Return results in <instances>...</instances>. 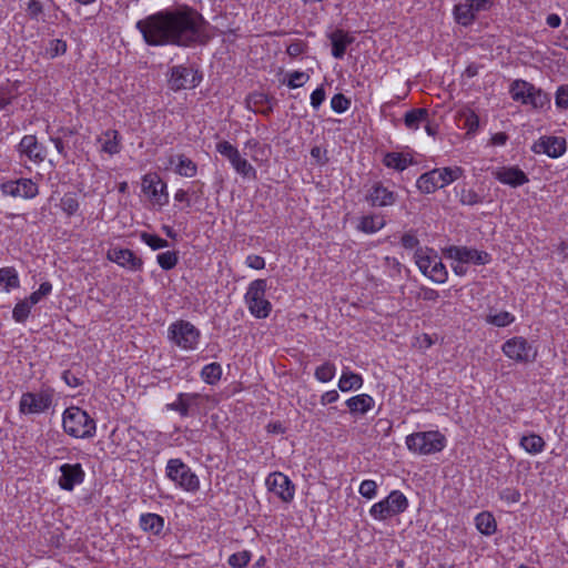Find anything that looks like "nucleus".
<instances>
[{
    "label": "nucleus",
    "instance_id": "1",
    "mask_svg": "<svg viewBox=\"0 0 568 568\" xmlns=\"http://www.w3.org/2000/svg\"><path fill=\"white\" fill-rule=\"evenodd\" d=\"M204 20L193 9L163 10L136 22L144 42L152 47H190L200 42Z\"/></svg>",
    "mask_w": 568,
    "mask_h": 568
},
{
    "label": "nucleus",
    "instance_id": "2",
    "mask_svg": "<svg viewBox=\"0 0 568 568\" xmlns=\"http://www.w3.org/2000/svg\"><path fill=\"white\" fill-rule=\"evenodd\" d=\"M64 432L74 438H91L95 434V422L79 407H69L63 413Z\"/></svg>",
    "mask_w": 568,
    "mask_h": 568
},
{
    "label": "nucleus",
    "instance_id": "3",
    "mask_svg": "<svg viewBox=\"0 0 568 568\" xmlns=\"http://www.w3.org/2000/svg\"><path fill=\"white\" fill-rule=\"evenodd\" d=\"M464 170L460 166L434 169L422 174L416 185L423 193L429 194L462 178Z\"/></svg>",
    "mask_w": 568,
    "mask_h": 568
},
{
    "label": "nucleus",
    "instance_id": "4",
    "mask_svg": "<svg viewBox=\"0 0 568 568\" xmlns=\"http://www.w3.org/2000/svg\"><path fill=\"white\" fill-rule=\"evenodd\" d=\"M509 92L514 101L531 105L534 109L550 106L549 94L525 80H515L510 85Z\"/></svg>",
    "mask_w": 568,
    "mask_h": 568
},
{
    "label": "nucleus",
    "instance_id": "5",
    "mask_svg": "<svg viewBox=\"0 0 568 568\" xmlns=\"http://www.w3.org/2000/svg\"><path fill=\"white\" fill-rule=\"evenodd\" d=\"M407 448L419 455L442 452L446 446V437L438 430L418 432L406 437Z\"/></svg>",
    "mask_w": 568,
    "mask_h": 568
},
{
    "label": "nucleus",
    "instance_id": "6",
    "mask_svg": "<svg viewBox=\"0 0 568 568\" xmlns=\"http://www.w3.org/2000/svg\"><path fill=\"white\" fill-rule=\"evenodd\" d=\"M453 16L455 21L468 27L475 22L481 12L488 11L493 0H454Z\"/></svg>",
    "mask_w": 568,
    "mask_h": 568
},
{
    "label": "nucleus",
    "instance_id": "7",
    "mask_svg": "<svg viewBox=\"0 0 568 568\" xmlns=\"http://www.w3.org/2000/svg\"><path fill=\"white\" fill-rule=\"evenodd\" d=\"M165 473L168 478L186 491H196L200 488L199 477L180 458L169 459Z\"/></svg>",
    "mask_w": 568,
    "mask_h": 568
},
{
    "label": "nucleus",
    "instance_id": "8",
    "mask_svg": "<svg viewBox=\"0 0 568 568\" xmlns=\"http://www.w3.org/2000/svg\"><path fill=\"white\" fill-rule=\"evenodd\" d=\"M408 507L406 496L399 490H393L385 499L374 504L369 510L372 517L385 520L404 513Z\"/></svg>",
    "mask_w": 568,
    "mask_h": 568
},
{
    "label": "nucleus",
    "instance_id": "9",
    "mask_svg": "<svg viewBox=\"0 0 568 568\" xmlns=\"http://www.w3.org/2000/svg\"><path fill=\"white\" fill-rule=\"evenodd\" d=\"M169 338L179 347L194 349L200 339V331L187 321H176L169 327Z\"/></svg>",
    "mask_w": 568,
    "mask_h": 568
},
{
    "label": "nucleus",
    "instance_id": "10",
    "mask_svg": "<svg viewBox=\"0 0 568 568\" xmlns=\"http://www.w3.org/2000/svg\"><path fill=\"white\" fill-rule=\"evenodd\" d=\"M501 351L508 358L517 363H532L537 357V349L521 336L507 339L503 344Z\"/></svg>",
    "mask_w": 568,
    "mask_h": 568
},
{
    "label": "nucleus",
    "instance_id": "11",
    "mask_svg": "<svg viewBox=\"0 0 568 568\" xmlns=\"http://www.w3.org/2000/svg\"><path fill=\"white\" fill-rule=\"evenodd\" d=\"M216 151L230 161L235 172L242 178L256 179L257 172L255 168L246 159L242 158L239 150L229 141L219 142Z\"/></svg>",
    "mask_w": 568,
    "mask_h": 568
},
{
    "label": "nucleus",
    "instance_id": "12",
    "mask_svg": "<svg viewBox=\"0 0 568 568\" xmlns=\"http://www.w3.org/2000/svg\"><path fill=\"white\" fill-rule=\"evenodd\" d=\"M443 253L447 258L465 264L485 265L490 262V255L487 252L467 246L452 245L444 248Z\"/></svg>",
    "mask_w": 568,
    "mask_h": 568
},
{
    "label": "nucleus",
    "instance_id": "13",
    "mask_svg": "<svg viewBox=\"0 0 568 568\" xmlns=\"http://www.w3.org/2000/svg\"><path fill=\"white\" fill-rule=\"evenodd\" d=\"M52 404V393L42 390L40 393H24L21 396L19 408L23 414H39L47 410Z\"/></svg>",
    "mask_w": 568,
    "mask_h": 568
},
{
    "label": "nucleus",
    "instance_id": "14",
    "mask_svg": "<svg viewBox=\"0 0 568 568\" xmlns=\"http://www.w3.org/2000/svg\"><path fill=\"white\" fill-rule=\"evenodd\" d=\"M165 190L166 184L159 174L148 173L142 178V191L160 205H165L169 202V195Z\"/></svg>",
    "mask_w": 568,
    "mask_h": 568
},
{
    "label": "nucleus",
    "instance_id": "15",
    "mask_svg": "<svg viewBox=\"0 0 568 568\" xmlns=\"http://www.w3.org/2000/svg\"><path fill=\"white\" fill-rule=\"evenodd\" d=\"M201 81V75L192 68L183 65L173 67L171 70L170 85L173 90L194 88Z\"/></svg>",
    "mask_w": 568,
    "mask_h": 568
},
{
    "label": "nucleus",
    "instance_id": "16",
    "mask_svg": "<svg viewBox=\"0 0 568 568\" xmlns=\"http://www.w3.org/2000/svg\"><path fill=\"white\" fill-rule=\"evenodd\" d=\"M566 140L560 136H541L531 146L536 154H547L556 159L566 152Z\"/></svg>",
    "mask_w": 568,
    "mask_h": 568
},
{
    "label": "nucleus",
    "instance_id": "17",
    "mask_svg": "<svg viewBox=\"0 0 568 568\" xmlns=\"http://www.w3.org/2000/svg\"><path fill=\"white\" fill-rule=\"evenodd\" d=\"M268 489L278 496L283 501L288 503L294 498V485L287 476L282 473H273L266 478Z\"/></svg>",
    "mask_w": 568,
    "mask_h": 568
},
{
    "label": "nucleus",
    "instance_id": "18",
    "mask_svg": "<svg viewBox=\"0 0 568 568\" xmlns=\"http://www.w3.org/2000/svg\"><path fill=\"white\" fill-rule=\"evenodd\" d=\"M109 261L116 263L119 266L136 272L142 270L143 261L129 248L114 247L108 251Z\"/></svg>",
    "mask_w": 568,
    "mask_h": 568
},
{
    "label": "nucleus",
    "instance_id": "19",
    "mask_svg": "<svg viewBox=\"0 0 568 568\" xmlns=\"http://www.w3.org/2000/svg\"><path fill=\"white\" fill-rule=\"evenodd\" d=\"M202 402V396L196 393H180L176 400L166 404L168 410L178 412L182 417H186L195 413Z\"/></svg>",
    "mask_w": 568,
    "mask_h": 568
},
{
    "label": "nucleus",
    "instance_id": "20",
    "mask_svg": "<svg viewBox=\"0 0 568 568\" xmlns=\"http://www.w3.org/2000/svg\"><path fill=\"white\" fill-rule=\"evenodd\" d=\"M61 476L58 484L61 489L71 491L84 479V471L80 464H63L60 466Z\"/></svg>",
    "mask_w": 568,
    "mask_h": 568
},
{
    "label": "nucleus",
    "instance_id": "21",
    "mask_svg": "<svg viewBox=\"0 0 568 568\" xmlns=\"http://www.w3.org/2000/svg\"><path fill=\"white\" fill-rule=\"evenodd\" d=\"M496 180L511 187H518L528 183L526 173L518 166H501L493 172Z\"/></svg>",
    "mask_w": 568,
    "mask_h": 568
},
{
    "label": "nucleus",
    "instance_id": "22",
    "mask_svg": "<svg viewBox=\"0 0 568 568\" xmlns=\"http://www.w3.org/2000/svg\"><path fill=\"white\" fill-rule=\"evenodd\" d=\"M19 152L34 163H41L47 156L45 148L36 135H24L19 143Z\"/></svg>",
    "mask_w": 568,
    "mask_h": 568
},
{
    "label": "nucleus",
    "instance_id": "23",
    "mask_svg": "<svg viewBox=\"0 0 568 568\" xmlns=\"http://www.w3.org/2000/svg\"><path fill=\"white\" fill-rule=\"evenodd\" d=\"M332 44V55L335 59H342L347 47L353 43L354 38L342 29H336L328 34Z\"/></svg>",
    "mask_w": 568,
    "mask_h": 568
},
{
    "label": "nucleus",
    "instance_id": "24",
    "mask_svg": "<svg viewBox=\"0 0 568 568\" xmlns=\"http://www.w3.org/2000/svg\"><path fill=\"white\" fill-rule=\"evenodd\" d=\"M367 200L374 206H388L396 202V194L382 184H376L373 186Z\"/></svg>",
    "mask_w": 568,
    "mask_h": 568
},
{
    "label": "nucleus",
    "instance_id": "25",
    "mask_svg": "<svg viewBox=\"0 0 568 568\" xmlns=\"http://www.w3.org/2000/svg\"><path fill=\"white\" fill-rule=\"evenodd\" d=\"M247 108L255 113H262L264 115L270 114L273 111L271 98L263 92H254L247 97Z\"/></svg>",
    "mask_w": 568,
    "mask_h": 568
},
{
    "label": "nucleus",
    "instance_id": "26",
    "mask_svg": "<svg viewBox=\"0 0 568 568\" xmlns=\"http://www.w3.org/2000/svg\"><path fill=\"white\" fill-rule=\"evenodd\" d=\"M170 163H175V173L184 178H194L197 174V165L184 154L170 158Z\"/></svg>",
    "mask_w": 568,
    "mask_h": 568
},
{
    "label": "nucleus",
    "instance_id": "27",
    "mask_svg": "<svg viewBox=\"0 0 568 568\" xmlns=\"http://www.w3.org/2000/svg\"><path fill=\"white\" fill-rule=\"evenodd\" d=\"M375 402L368 394L353 396L346 400V405L352 414L364 415L371 410Z\"/></svg>",
    "mask_w": 568,
    "mask_h": 568
},
{
    "label": "nucleus",
    "instance_id": "28",
    "mask_svg": "<svg viewBox=\"0 0 568 568\" xmlns=\"http://www.w3.org/2000/svg\"><path fill=\"white\" fill-rule=\"evenodd\" d=\"M140 527L146 532L160 535L164 527V519L158 514H142L140 517Z\"/></svg>",
    "mask_w": 568,
    "mask_h": 568
},
{
    "label": "nucleus",
    "instance_id": "29",
    "mask_svg": "<svg viewBox=\"0 0 568 568\" xmlns=\"http://www.w3.org/2000/svg\"><path fill=\"white\" fill-rule=\"evenodd\" d=\"M103 152L113 155L120 152V134L115 130H108L98 140Z\"/></svg>",
    "mask_w": 568,
    "mask_h": 568
},
{
    "label": "nucleus",
    "instance_id": "30",
    "mask_svg": "<svg viewBox=\"0 0 568 568\" xmlns=\"http://www.w3.org/2000/svg\"><path fill=\"white\" fill-rule=\"evenodd\" d=\"M18 273L13 267L0 268V292L9 293L12 288L19 287Z\"/></svg>",
    "mask_w": 568,
    "mask_h": 568
},
{
    "label": "nucleus",
    "instance_id": "31",
    "mask_svg": "<svg viewBox=\"0 0 568 568\" xmlns=\"http://www.w3.org/2000/svg\"><path fill=\"white\" fill-rule=\"evenodd\" d=\"M476 528L486 536H490L496 532L497 523L493 514L488 511L479 513L475 517Z\"/></svg>",
    "mask_w": 568,
    "mask_h": 568
},
{
    "label": "nucleus",
    "instance_id": "32",
    "mask_svg": "<svg viewBox=\"0 0 568 568\" xmlns=\"http://www.w3.org/2000/svg\"><path fill=\"white\" fill-rule=\"evenodd\" d=\"M363 386V378L359 374L353 373L348 369L343 371L338 381V388L342 392H349L352 389H359Z\"/></svg>",
    "mask_w": 568,
    "mask_h": 568
},
{
    "label": "nucleus",
    "instance_id": "33",
    "mask_svg": "<svg viewBox=\"0 0 568 568\" xmlns=\"http://www.w3.org/2000/svg\"><path fill=\"white\" fill-rule=\"evenodd\" d=\"M385 226V220L379 215H365L361 219L357 229L364 233H375Z\"/></svg>",
    "mask_w": 568,
    "mask_h": 568
},
{
    "label": "nucleus",
    "instance_id": "34",
    "mask_svg": "<svg viewBox=\"0 0 568 568\" xmlns=\"http://www.w3.org/2000/svg\"><path fill=\"white\" fill-rule=\"evenodd\" d=\"M520 446L529 454L536 455L544 450L545 440L537 434H530L523 436L520 439Z\"/></svg>",
    "mask_w": 568,
    "mask_h": 568
},
{
    "label": "nucleus",
    "instance_id": "35",
    "mask_svg": "<svg viewBox=\"0 0 568 568\" xmlns=\"http://www.w3.org/2000/svg\"><path fill=\"white\" fill-rule=\"evenodd\" d=\"M438 255L428 248H417L415 252V262L418 266L419 271L427 275V271L430 268L433 262V257H437Z\"/></svg>",
    "mask_w": 568,
    "mask_h": 568
},
{
    "label": "nucleus",
    "instance_id": "36",
    "mask_svg": "<svg viewBox=\"0 0 568 568\" xmlns=\"http://www.w3.org/2000/svg\"><path fill=\"white\" fill-rule=\"evenodd\" d=\"M433 264L430 268L427 271V277H429L435 283H445L448 277V272L446 266L443 264L442 260L437 257H433Z\"/></svg>",
    "mask_w": 568,
    "mask_h": 568
},
{
    "label": "nucleus",
    "instance_id": "37",
    "mask_svg": "<svg viewBox=\"0 0 568 568\" xmlns=\"http://www.w3.org/2000/svg\"><path fill=\"white\" fill-rule=\"evenodd\" d=\"M412 161L403 153L389 152L384 156L383 163L396 171H404Z\"/></svg>",
    "mask_w": 568,
    "mask_h": 568
},
{
    "label": "nucleus",
    "instance_id": "38",
    "mask_svg": "<svg viewBox=\"0 0 568 568\" xmlns=\"http://www.w3.org/2000/svg\"><path fill=\"white\" fill-rule=\"evenodd\" d=\"M266 287H267L266 280L258 278V280L253 281L250 284L247 292L245 294V302L246 303L254 302V304H255L257 300H261L264 297Z\"/></svg>",
    "mask_w": 568,
    "mask_h": 568
},
{
    "label": "nucleus",
    "instance_id": "39",
    "mask_svg": "<svg viewBox=\"0 0 568 568\" xmlns=\"http://www.w3.org/2000/svg\"><path fill=\"white\" fill-rule=\"evenodd\" d=\"M427 116L426 109H413L405 114L404 122L409 130H417L420 123L427 120Z\"/></svg>",
    "mask_w": 568,
    "mask_h": 568
},
{
    "label": "nucleus",
    "instance_id": "40",
    "mask_svg": "<svg viewBox=\"0 0 568 568\" xmlns=\"http://www.w3.org/2000/svg\"><path fill=\"white\" fill-rule=\"evenodd\" d=\"M222 377V367L219 363L205 365L201 371V378L209 385L216 384Z\"/></svg>",
    "mask_w": 568,
    "mask_h": 568
},
{
    "label": "nucleus",
    "instance_id": "41",
    "mask_svg": "<svg viewBox=\"0 0 568 568\" xmlns=\"http://www.w3.org/2000/svg\"><path fill=\"white\" fill-rule=\"evenodd\" d=\"M246 304L248 306L251 314L254 315L256 318H265L268 316L271 312V303L264 297L257 300L255 304L254 302H248Z\"/></svg>",
    "mask_w": 568,
    "mask_h": 568
},
{
    "label": "nucleus",
    "instance_id": "42",
    "mask_svg": "<svg viewBox=\"0 0 568 568\" xmlns=\"http://www.w3.org/2000/svg\"><path fill=\"white\" fill-rule=\"evenodd\" d=\"M336 367L331 362H325L315 369L314 376L321 383H327L335 376Z\"/></svg>",
    "mask_w": 568,
    "mask_h": 568
},
{
    "label": "nucleus",
    "instance_id": "43",
    "mask_svg": "<svg viewBox=\"0 0 568 568\" xmlns=\"http://www.w3.org/2000/svg\"><path fill=\"white\" fill-rule=\"evenodd\" d=\"M515 321V316L509 312L503 311L497 314H489L486 316V322L497 327H505Z\"/></svg>",
    "mask_w": 568,
    "mask_h": 568
},
{
    "label": "nucleus",
    "instance_id": "44",
    "mask_svg": "<svg viewBox=\"0 0 568 568\" xmlns=\"http://www.w3.org/2000/svg\"><path fill=\"white\" fill-rule=\"evenodd\" d=\"M156 261L163 270L169 271L176 266L179 262V255L178 252L166 251L158 254Z\"/></svg>",
    "mask_w": 568,
    "mask_h": 568
},
{
    "label": "nucleus",
    "instance_id": "45",
    "mask_svg": "<svg viewBox=\"0 0 568 568\" xmlns=\"http://www.w3.org/2000/svg\"><path fill=\"white\" fill-rule=\"evenodd\" d=\"M21 197L32 199L38 194V185L30 179L17 180Z\"/></svg>",
    "mask_w": 568,
    "mask_h": 568
},
{
    "label": "nucleus",
    "instance_id": "46",
    "mask_svg": "<svg viewBox=\"0 0 568 568\" xmlns=\"http://www.w3.org/2000/svg\"><path fill=\"white\" fill-rule=\"evenodd\" d=\"M460 118L464 119V126L467 129V134H470V133H474L477 131L478 126H479V118L478 115L471 111V110H466V111H462L459 113Z\"/></svg>",
    "mask_w": 568,
    "mask_h": 568
},
{
    "label": "nucleus",
    "instance_id": "47",
    "mask_svg": "<svg viewBox=\"0 0 568 568\" xmlns=\"http://www.w3.org/2000/svg\"><path fill=\"white\" fill-rule=\"evenodd\" d=\"M60 206L67 215L71 216L79 210V202L74 194L67 193L62 196Z\"/></svg>",
    "mask_w": 568,
    "mask_h": 568
},
{
    "label": "nucleus",
    "instance_id": "48",
    "mask_svg": "<svg viewBox=\"0 0 568 568\" xmlns=\"http://www.w3.org/2000/svg\"><path fill=\"white\" fill-rule=\"evenodd\" d=\"M31 307L32 306L28 304L27 300L18 302L12 311L13 320L18 323L26 322L31 312Z\"/></svg>",
    "mask_w": 568,
    "mask_h": 568
},
{
    "label": "nucleus",
    "instance_id": "49",
    "mask_svg": "<svg viewBox=\"0 0 568 568\" xmlns=\"http://www.w3.org/2000/svg\"><path fill=\"white\" fill-rule=\"evenodd\" d=\"M481 196L473 189L463 187L459 192V202L463 205L473 206L478 203H481Z\"/></svg>",
    "mask_w": 568,
    "mask_h": 568
},
{
    "label": "nucleus",
    "instance_id": "50",
    "mask_svg": "<svg viewBox=\"0 0 568 568\" xmlns=\"http://www.w3.org/2000/svg\"><path fill=\"white\" fill-rule=\"evenodd\" d=\"M251 560V552L243 550L230 556L227 562L233 568H244Z\"/></svg>",
    "mask_w": 568,
    "mask_h": 568
},
{
    "label": "nucleus",
    "instance_id": "51",
    "mask_svg": "<svg viewBox=\"0 0 568 568\" xmlns=\"http://www.w3.org/2000/svg\"><path fill=\"white\" fill-rule=\"evenodd\" d=\"M141 240L154 251L169 246V243L166 240H164L155 234L142 233Z\"/></svg>",
    "mask_w": 568,
    "mask_h": 568
},
{
    "label": "nucleus",
    "instance_id": "52",
    "mask_svg": "<svg viewBox=\"0 0 568 568\" xmlns=\"http://www.w3.org/2000/svg\"><path fill=\"white\" fill-rule=\"evenodd\" d=\"M351 106V100L347 99L343 93H336L331 99V108L336 113H343Z\"/></svg>",
    "mask_w": 568,
    "mask_h": 568
},
{
    "label": "nucleus",
    "instance_id": "53",
    "mask_svg": "<svg viewBox=\"0 0 568 568\" xmlns=\"http://www.w3.org/2000/svg\"><path fill=\"white\" fill-rule=\"evenodd\" d=\"M384 262H385V267L387 268V273H388L389 277H392V278L400 277L404 266L400 264V262L397 258L386 256L384 258Z\"/></svg>",
    "mask_w": 568,
    "mask_h": 568
},
{
    "label": "nucleus",
    "instance_id": "54",
    "mask_svg": "<svg viewBox=\"0 0 568 568\" xmlns=\"http://www.w3.org/2000/svg\"><path fill=\"white\" fill-rule=\"evenodd\" d=\"M310 79V75L302 71H294L288 74V80L286 82L287 87L291 89H297L304 83H306Z\"/></svg>",
    "mask_w": 568,
    "mask_h": 568
},
{
    "label": "nucleus",
    "instance_id": "55",
    "mask_svg": "<svg viewBox=\"0 0 568 568\" xmlns=\"http://www.w3.org/2000/svg\"><path fill=\"white\" fill-rule=\"evenodd\" d=\"M377 484L374 480L366 479L359 485V494L367 499H372L376 496Z\"/></svg>",
    "mask_w": 568,
    "mask_h": 568
},
{
    "label": "nucleus",
    "instance_id": "56",
    "mask_svg": "<svg viewBox=\"0 0 568 568\" xmlns=\"http://www.w3.org/2000/svg\"><path fill=\"white\" fill-rule=\"evenodd\" d=\"M67 51V42L61 39H54L50 41L48 52L51 58L64 54Z\"/></svg>",
    "mask_w": 568,
    "mask_h": 568
},
{
    "label": "nucleus",
    "instance_id": "57",
    "mask_svg": "<svg viewBox=\"0 0 568 568\" xmlns=\"http://www.w3.org/2000/svg\"><path fill=\"white\" fill-rule=\"evenodd\" d=\"M556 105L559 109H568V85H560L555 97Z\"/></svg>",
    "mask_w": 568,
    "mask_h": 568
},
{
    "label": "nucleus",
    "instance_id": "58",
    "mask_svg": "<svg viewBox=\"0 0 568 568\" xmlns=\"http://www.w3.org/2000/svg\"><path fill=\"white\" fill-rule=\"evenodd\" d=\"M400 243L407 250L419 248V240L413 231L404 233L400 237Z\"/></svg>",
    "mask_w": 568,
    "mask_h": 568
},
{
    "label": "nucleus",
    "instance_id": "59",
    "mask_svg": "<svg viewBox=\"0 0 568 568\" xmlns=\"http://www.w3.org/2000/svg\"><path fill=\"white\" fill-rule=\"evenodd\" d=\"M325 90L323 87L315 89L311 94V105L317 110L325 100Z\"/></svg>",
    "mask_w": 568,
    "mask_h": 568
},
{
    "label": "nucleus",
    "instance_id": "60",
    "mask_svg": "<svg viewBox=\"0 0 568 568\" xmlns=\"http://www.w3.org/2000/svg\"><path fill=\"white\" fill-rule=\"evenodd\" d=\"M27 12L31 19L38 20L39 16L43 12V7L38 0H30L27 7Z\"/></svg>",
    "mask_w": 568,
    "mask_h": 568
},
{
    "label": "nucleus",
    "instance_id": "61",
    "mask_svg": "<svg viewBox=\"0 0 568 568\" xmlns=\"http://www.w3.org/2000/svg\"><path fill=\"white\" fill-rule=\"evenodd\" d=\"M1 190L6 195L21 197V194L19 192V184L17 183V181H8L2 183Z\"/></svg>",
    "mask_w": 568,
    "mask_h": 568
},
{
    "label": "nucleus",
    "instance_id": "62",
    "mask_svg": "<svg viewBox=\"0 0 568 568\" xmlns=\"http://www.w3.org/2000/svg\"><path fill=\"white\" fill-rule=\"evenodd\" d=\"M500 498L508 503H518L520 500V493L515 488H505L500 491Z\"/></svg>",
    "mask_w": 568,
    "mask_h": 568
},
{
    "label": "nucleus",
    "instance_id": "63",
    "mask_svg": "<svg viewBox=\"0 0 568 568\" xmlns=\"http://www.w3.org/2000/svg\"><path fill=\"white\" fill-rule=\"evenodd\" d=\"M246 265L254 270H262L265 267V261L262 256L251 254L246 257L245 261Z\"/></svg>",
    "mask_w": 568,
    "mask_h": 568
},
{
    "label": "nucleus",
    "instance_id": "64",
    "mask_svg": "<svg viewBox=\"0 0 568 568\" xmlns=\"http://www.w3.org/2000/svg\"><path fill=\"white\" fill-rule=\"evenodd\" d=\"M304 50H305V44L303 41H295L286 48L287 54L293 58L302 54L304 52Z\"/></svg>",
    "mask_w": 568,
    "mask_h": 568
}]
</instances>
